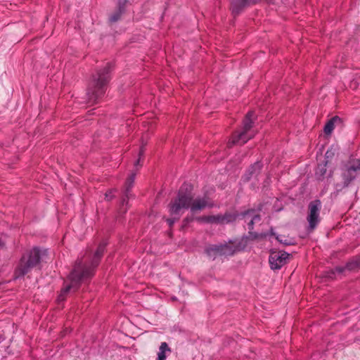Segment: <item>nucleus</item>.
I'll list each match as a JSON object with an SVG mask.
<instances>
[{
    "instance_id": "10",
    "label": "nucleus",
    "mask_w": 360,
    "mask_h": 360,
    "mask_svg": "<svg viewBox=\"0 0 360 360\" xmlns=\"http://www.w3.org/2000/svg\"><path fill=\"white\" fill-rule=\"evenodd\" d=\"M236 217L234 215L229 213H226L224 215L217 214L207 216V217L205 218V222L211 224H227L234 221Z\"/></svg>"
},
{
    "instance_id": "9",
    "label": "nucleus",
    "mask_w": 360,
    "mask_h": 360,
    "mask_svg": "<svg viewBox=\"0 0 360 360\" xmlns=\"http://www.w3.org/2000/svg\"><path fill=\"white\" fill-rule=\"evenodd\" d=\"M259 0H231V10L234 15H239L246 8L256 4Z\"/></svg>"
},
{
    "instance_id": "29",
    "label": "nucleus",
    "mask_w": 360,
    "mask_h": 360,
    "mask_svg": "<svg viewBox=\"0 0 360 360\" xmlns=\"http://www.w3.org/2000/svg\"><path fill=\"white\" fill-rule=\"evenodd\" d=\"M276 238H277V240H279V241H280L281 243H284V244H288V243L286 242V240H281V239L280 240V239L278 238V237H277Z\"/></svg>"
},
{
    "instance_id": "4",
    "label": "nucleus",
    "mask_w": 360,
    "mask_h": 360,
    "mask_svg": "<svg viewBox=\"0 0 360 360\" xmlns=\"http://www.w3.org/2000/svg\"><path fill=\"white\" fill-rule=\"evenodd\" d=\"M46 255V250H41L39 248H34L25 253L14 271L15 278L23 277L30 273L32 269L38 267Z\"/></svg>"
},
{
    "instance_id": "17",
    "label": "nucleus",
    "mask_w": 360,
    "mask_h": 360,
    "mask_svg": "<svg viewBox=\"0 0 360 360\" xmlns=\"http://www.w3.org/2000/svg\"><path fill=\"white\" fill-rule=\"evenodd\" d=\"M170 352L171 349L169 347L167 342H162L160 347H159V352L158 353V360H165L166 359V352Z\"/></svg>"
},
{
    "instance_id": "14",
    "label": "nucleus",
    "mask_w": 360,
    "mask_h": 360,
    "mask_svg": "<svg viewBox=\"0 0 360 360\" xmlns=\"http://www.w3.org/2000/svg\"><path fill=\"white\" fill-rule=\"evenodd\" d=\"M221 245V256H231L233 255L236 250L237 247L231 242L229 243L220 244Z\"/></svg>"
},
{
    "instance_id": "18",
    "label": "nucleus",
    "mask_w": 360,
    "mask_h": 360,
    "mask_svg": "<svg viewBox=\"0 0 360 360\" xmlns=\"http://www.w3.org/2000/svg\"><path fill=\"white\" fill-rule=\"evenodd\" d=\"M254 213L253 210H248V212H245L243 214L244 219L245 221L248 223V229L249 230V233L252 234L251 231L253 229V225L254 224H256V222L252 219V214Z\"/></svg>"
},
{
    "instance_id": "23",
    "label": "nucleus",
    "mask_w": 360,
    "mask_h": 360,
    "mask_svg": "<svg viewBox=\"0 0 360 360\" xmlns=\"http://www.w3.org/2000/svg\"><path fill=\"white\" fill-rule=\"evenodd\" d=\"M245 244L243 240H238V251L244 248Z\"/></svg>"
},
{
    "instance_id": "1",
    "label": "nucleus",
    "mask_w": 360,
    "mask_h": 360,
    "mask_svg": "<svg viewBox=\"0 0 360 360\" xmlns=\"http://www.w3.org/2000/svg\"><path fill=\"white\" fill-rule=\"evenodd\" d=\"M107 243L103 240L92 257L88 260H79L76 262L73 269L70 274L68 279L70 283L61 289L58 300L59 302L65 300L66 295L69 292H75L81 283L91 279L95 273L96 268L98 266L105 250Z\"/></svg>"
},
{
    "instance_id": "13",
    "label": "nucleus",
    "mask_w": 360,
    "mask_h": 360,
    "mask_svg": "<svg viewBox=\"0 0 360 360\" xmlns=\"http://www.w3.org/2000/svg\"><path fill=\"white\" fill-rule=\"evenodd\" d=\"M221 245H210L206 247L205 251L210 258H215L217 256H221Z\"/></svg>"
},
{
    "instance_id": "28",
    "label": "nucleus",
    "mask_w": 360,
    "mask_h": 360,
    "mask_svg": "<svg viewBox=\"0 0 360 360\" xmlns=\"http://www.w3.org/2000/svg\"><path fill=\"white\" fill-rule=\"evenodd\" d=\"M276 238H277V240H279V241H280L281 243H284V244H288V243L286 242V240H281V239L280 240V239L278 238V237H277Z\"/></svg>"
},
{
    "instance_id": "8",
    "label": "nucleus",
    "mask_w": 360,
    "mask_h": 360,
    "mask_svg": "<svg viewBox=\"0 0 360 360\" xmlns=\"http://www.w3.org/2000/svg\"><path fill=\"white\" fill-rule=\"evenodd\" d=\"M359 170L360 159L354 160L342 174L344 185L345 186H347L356 178V173Z\"/></svg>"
},
{
    "instance_id": "27",
    "label": "nucleus",
    "mask_w": 360,
    "mask_h": 360,
    "mask_svg": "<svg viewBox=\"0 0 360 360\" xmlns=\"http://www.w3.org/2000/svg\"><path fill=\"white\" fill-rule=\"evenodd\" d=\"M207 217V216H204L201 217L197 218V220L199 221H205V218Z\"/></svg>"
},
{
    "instance_id": "6",
    "label": "nucleus",
    "mask_w": 360,
    "mask_h": 360,
    "mask_svg": "<svg viewBox=\"0 0 360 360\" xmlns=\"http://www.w3.org/2000/svg\"><path fill=\"white\" fill-rule=\"evenodd\" d=\"M321 208V201L316 200L311 201L308 206L309 214L307 221L311 230H314L320 221L319 212Z\"/></svg>"
},
{
    "instance_id": "24",
    "label": "nucleus",
    "mask_w": 360,
    "mask_h": 360,
    "mask_svg": "<svg viewBox=\"0 0 360 360\" xmlns=\"http://www.w3.org/2000/svg\"><path fill=\"white\" fill-rule=\"evenodd\" d=\"M112 191H110L105 193V199L107 200H110L112 198Z\"/></svg>"
},
{
    "instance_id": "11",
    "label": "nucleus",
    "mask_w": 360,
    "mask_h": 360,
    "mask_svg": "<svg viewBox=\"0 0 360 360\" xmlns=\"http://www.w3.org/2000/svg\"><path fill=\"white\" fill-rule=\"evenodd\" d=\"M360 267V256L353 258L351 261L348 262L345 266H338L331 271L333 274H342L345 269L349 271L354 270Z\"/></svg>"
},
{
    "instance_id": "7",
    "label": "nucleus",
    "mask_w": 360,
    "mask_h": 360,
    "mask_svg": "<svg viewBox=\"0 0 360 360\" xmlns=\"http://www.w3.org/2000/svg\"><path fill=\"white\" fill-rule=\"evenodd\" d=\"M290 257V255L283 251H272L270 253L269 262L274 270L280 269L284 266Z\"/></svg>"
},
{
    "instance_id": "5",
    "label": "nucleus",
    "mask_w": 360,
    "mask_h": 360,
    "mask_svg": "<svg viewBox=\"0 0 360 360\" xmlns=\"http://www.w3.org/2000/svg\"><path fill=\"white\" fill-rule=\"evenodd\" d=\"M255 117V113L252 111H250L245 115L243 122V128L240 131H235L232 136L231 139L228 143V146L229 148L232 147L235 144L243 145L247 141L255 135V132L252 130L253 120L252 118Z\"/></svg>"
},
{
    "instance_id": "22",
    "label": "nucleus",
    "mask_w": 360,
    "mask_h": 360,
    "mask_svg": "<svg viewBox=\"0 0 360 360\" xmlns=\"http://www.w3.org/2000/svg\"><path fill=\"white\" fill-rule=\"evenodd\" d=\"M252 218L256 223H258L261 221L260 215L257 214H256L255 212L252 214Z\"/></svg>"
},
{
    "instance_id": "12",
    "label": "nucleus",
    "mask_w": 360,
    "mask_h": 360,
    "mask_svg": "<svg viewBox=\"0 0 360 360\" xmlns=\"http://www.w3.org/2000/svg\"><path fill=\"white\" fill-rule=\"evenodd\" d=\"M135 179V174H131L126 180L124 187V197L122 198L121 205L124 206L127 204V200L130 198V189L133 187Z\"/></svg>"
},
{
    "instance_id": "30",
    "label": "nucleus",
    "mask_w": 360,
    "mask_h": 360,
    "mask_svg": "<svg viewBox=\"0 0 360 360\" xmlns=\"http://www.w3.org/2000/svg\"><path fill=\"white\" fill-rule=\"evenodd\" d=\"M188 221H189L188 218H186L184 219V222H185V223H188Z\"/></svg>"
},
{
    "instance_id": "20",
    "label": "nucleus",
    "mask_w": 360,
    "mask_h": 360,
    "mask_svg": "<svg viewBox=\"0 0 360 360\" xmlns=\"http://www.w3.org/2000/svg\"><path fill=\"white\" fill-rule=\"evenodd\" d=\"M326 172L325 165H319L316 174H320V176H323Z\"/></svg>"
},
{
    "instance_id": "25",
    "label": "nucleus",
    "mask_w": 360,
    "mask_h": 360,
    "mask_svg": "<svg viewBox=\"0 0 360 360\" xmlns=\"http://www.w3.org/2000/svg\"><path fill=\"white\" fill-rule=\"evenodd\" d=\"M144 150H143V148H141V150H140V152H139V158L138 160H136V162H135V165H137L139 164V162H140V159H141V156L143 155Z\"/></svg>"
},
{
    "instance_id": "3",
    "label": "nucleus",
    "mask_w": 360,
    "mask_h": 360,
    "mask_svg": "<svg viewBox=\"0 0 360 360\" xmlns=\"http://www.w3.org/2000/svg\"><path fill=\"white\" fill-rule=\"evenodd\" d=\"M112 65L107 63L103 68L97 71L87 89L88 102L91 104L96 103L105 94L107 84L110 79V71Z\"/></svg>"
},
{
    "instance_id": "15",
    "label": "nucleus",
    "mask_w": 360,
    "mask_h": 360,
    "mask_svg": "<svg viewBox=\"0 0 360 360\" xmlns=\"http://www.w3.org/2000/svg\"><path fill=\"white\" fill-rule=\"evenodd\" d=\"M262 168V165L259 162H257L252 165L248 170L247 174L245 175L246 181H248L254 174H257Z\"/></svg>"
},
{
    "instance_id": "26",
    "label": "nucleus",
    "mask_w": 360,
    "mask_h": 360,
    "mask_svg": "<svg viewBox=\"0 0 360 360\" xmlns=\"http://www.w3.org/2000/svg\"><path fill=\"white\" fill-rule=\"evenodd\" d=\"M5 245V243L2 238V237L0 236V248H3Z\"/></svg>"
},
{
    "instance_id": "21",
    "label": "nucleus",
    "mask_w": 360,
    "mask_h": 360,
    "mask_svg": "<svg viewBox=\"0 0 360 360\" xmlns=\"http://www.w3.org/2000/svg\"><path fill=\"white\" fill-rule=\"evenodd\" d=\"M180 216H178L177 218H172V219H167V221L170 227L173 226L174 222L179 219Z\"/></svg>"
},
{
    "instance_id": "2",
    "label": "nucleus",
    "mask_w": 360,
    "mask_h": 360,
    "mask_svg": "<svg viewBox=\"0 0 360 360\" xmlns=\"http://www.w3.org/2000/svg\"><path fill=\"white\" fill-rule=\"evenodd\" d=\"M208 205L206 198H194L192 186L183 185L179 190L177 196L169 205V211L172 215L181 216L185 210L190 209L192 213L204 210Z\"/></svg>"
},
{
    "instance_id": "19",
    "label": "nucleus",
    "mask_w": 360,
    "mask_h": 360,
    "mask_svg": "<svg viewBox=\"0 0 360 360\" xmlns=\"http://www.w3.org/2000/svg\"><path fill=\"white\" fill-rule=\"evenodd\" d=\"M120 15H121V13L120 11H117L115 12L114 14H112L110 18V22H117L120 18Z\"/></svg>"
},
{
    "instance_id": "16",
    "label": "nucleus",
    "mask_w": 360,
    "mask_h": 360,
    "mask_svg": "<svg viewBox=\"0 0 360 360\" xmlns=\"http://www.w3.org/2000/svg\"><path fill=\"white\" fill-rule=\"evenodd\" d=\"M340 119L338 116H335L331 118L328 122L326 124L324 127V133L327 135L330 134L335 127V124L337 122H340Z\"/></svg>"
}]
</instances>
